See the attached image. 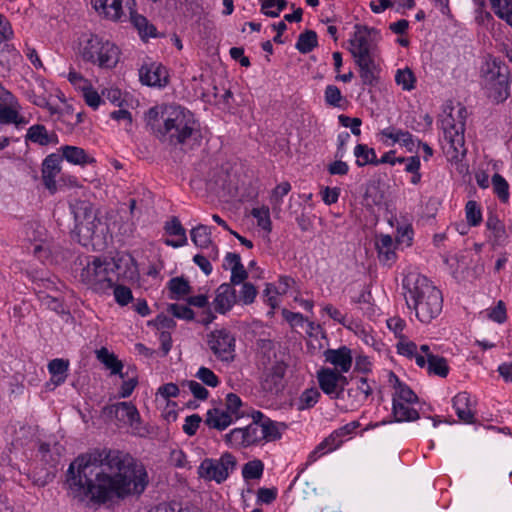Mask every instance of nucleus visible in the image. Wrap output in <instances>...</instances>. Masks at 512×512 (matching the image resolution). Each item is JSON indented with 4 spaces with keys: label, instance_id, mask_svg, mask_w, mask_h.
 Here are the masks:
<instances>
[{
    "label": "nucleus",
    "instance_id": "obj_53",
    "mask_svg": "<svg viewBox=\"0 0 512 512\" xmlns=\"http://www.w3.org/2000/svg\"><path fill=\"white\" fill-rule=\"evenodd\" d=\"M225 440L228 444L234 446L248 447L246 445L244 428H235L225 435Z\"/></svg>",
    "mask_w": 512,
    "mask_h": 512
},
{
    "label": "nucleus",
    "instance_id": "obj_17",
    "mask_svg": "<svg viewBox=\"0 0 512 512\" xmlns=\"http://www.w3.org/2000/svg\"><path fill=\"white\" fill-rule=\"evenodd\" d=\"M237 302L236 290L231 284H221L215 292L214 309L220 314H226Z\"/></svg>",
    "mask_w": 512,
    "mask_h": 512
},
{
    "label": "nucleus",
    "instance_id": "obj_20",
    "mask_svg": "<svg viewBox=\"0 0 512 512\" xmlns=\"http://www.w3.org/2000/svg\"><path fill=\"white\" fill-rule=\"evenodd\" d=\"M62 152V159H65L71 164L85 166L94 164L95 158L89 155L83 148L71 145H65L59 149Z\"/></svg>",
    "mask_w": 512,
    "mask_h": 512
},
{
    "label": "nucleus",
    "instance_id": "obj_59",
    "mask_svg": "<svg viewBox=\"0 0 512 512\" xmlns=\"http://www.w3.org/2000/svg\"><path fill=\"white\" fill-rule=\"evenodd\" d=\"M248 277V273L242 263L237 266L231 267V278L230 283L231 286L240 285L241 283H245V280Z\"/></svg>",
    "mask_w": 512,
    "mask_h": 512
},
{
    "label": "nucleus",
    "instance_id": "obj_6",
    "mask_svg": "<svg viewBox=\"0 0 512 512\" xmlns=\"http://www.w3.org/2000/svg\"><path fill=\"white\" fill-rule=\"evenodd\" d=\"M79 281L96 293H105L115 284L111 265L98 257H92L81 269Z\"/></svg>",
    "mask_w": 512,
    "mask_h": 512
},
{
    "label": "nucleus",
    "instance_id": "obj_34",
    "mask_svg": "<svg viewBox=\"0 0 512 512\" xmlns=\"http://www.w3.org/2000/svg\"><path fill=\"white\" fill-rule=\"evenodd\" d=\"M63 451L64 447L58 443H54L53 445L50 443H42L39 447L42 459L52 466L59 462Z\"/></svg>",
    "mask_w": 512,
    "mask_h": 512
},
{
    "label": "nucleus",
    "instance_id": "obj_63",
    "mask_svg": "<svg viewBox=\"0 0 512 512\" xmlns=\"http://www.w3.org/2000/svg\"><path fill=\"white\" fill-rule=\"evenodd\" d=\"M201 421L202 419L198 414L187 416L183 425V431L189 436L195 435Z\"/></svg>",
    "mask_w": 512,
    "mask_h": 512
},
{
    "label": "nucleus",
    "instance_id": "obj_32",
    "mask_svg": "<svg viewBox=\"0 0 512 512\" xmlns=\"http://www.w3.org/2000/svg\"><path fill=\"white\" fill-rule=\"evenodd\" d=\"M96 353L97 359L110 369L112 374H119L121 378H124V374L121 372L123 364L113 353H110L108 349L104 347L97 350Z\"/></svg>",
    "mask_w": 512,
    "mask_h": 512
},
{
    "label": "nucleus",
    "instance_id": "obj_48",
    "mask_svg": "<svg viewBox=\"0 0 512 512\" xmlns=\"http://www.w3.org/2000/svg\"><path fill=\"white\" fill-rule=\"evenodd\" d=\"M466 219L471 226H477L482 221V213L476 201L470 200L465 206Z\"/></svg>",
    "mask_w": 512,
    "mask_h": 512
},
{
    "label": "nucleus",
    "instance_id": "obj_18",
    "mask_svg": "<svg viewBox=\"0 0 512 512\" xmlns=\"http://www.w3.org/2000/svg\"><path fill=\"white\" fill-rule=\"evenodd\" d=\"M324 356L326 362L332 364L333 369L338 370L341 374L348 372L351 368L353 360L351 350L346 346L338 349H327Z\"/></svg>",
    "mask_w": 512,
    "mask_h": 512
},
{
    "label": "nucleus",
    "instance_id": "obj_10",
    "mask_svg": "<svg viewBox=\"0 0 512 512\" xmlns=\"http://www.w3.org/2000/svg\"><path fill=\"white\" fill-rule=\"evenodd\" d=\"M355 32L349 40V51L354 60L374 57V51L380 40V32L376 28L356 24Z\"/></svg>",
    "mask_w": 512,
    "mask_h": 512
},
{
    "label": "nucleus",
    "instance_id": "obj_54",
    "mask_svg": "<svg viewBox=\"0 0 512 512\" xmlns=\"http://www.w3.org/2000/svg\"><path fill=\"white\" fill-rule=\"evenodd\" d=\"M83 97L88 106L93 109L98 108V106L104 102L102 96L98 94L97 91L92 89L90 86H83Z\"/></svg>",
    "mask_w": 512,
    "mask_h": 512
},
{
    "label": "nucleus",
    "instance_id": "obj_22",
    "mask_svg": "<svg viewBox=\"0 0 512 512\" xmlns=\"http://www.w3.org/2000/svg\"><path fill=\"white\" fill-rule=\"evenodd\" d=\"M233 416L221 408L209 409L206 413L205 424L219 431L225 430L233 422Z\"/></svg>",
    "mask_w": 512,
    "mask_h": 512
},
{
    "label": "nucleus",
    "instance_id": "obj_51",
    "mask_svg": "<svg viewBox=\"0 0 512 512\" xmlns=\"http://www.w3.org/2000/svg\"><path fill=\"white\" fill-rule=\"evenodd\" d=\"M246 445L250 446L263 439L261 426L258 423H251L244 428Z\"/></svg>",
    "mask_w": 512,
    "mask_h": 512
},
{
    "label": "nucleus",
    "instance_id": "obj_55",
    "mask_svg": "<svg viewBox=\"0 0 512 512\" xmlns=\"http://www.w3.org/2000/svg\"><path fill=\"white\" fill-rule=\"evenodd\" d=\"M263 439L274 440L280 437L276 424L269 418L264 419L261 424Z\"/></svg>",
    "mask_w": 512,
    "mask_h": 512
},
{
    "label": "nucleus",
    "instance_id": "obj_7",
    "mask_svg": "<svg viewBox=\"0 0 512 512\" xmlns=\"http://www.w3.org/2000/svg\"><path fill=\"white\" fill-rule=\"evenodd\" d=\"M466 114V108L461 107L458 110V122H455L451 114L443 120L444 137L449 144L447 154L450 156L451 160L459 161L467 152L464 138Z\"/></svg>",
    "mask_w": 512,
    "mask_h": 512
},
{
    "label": "nucleus",
    "instance_id": "obj_64",
    "mask_svg": "<svg viewBox=\"0 0 512 512\" xmlns=\"http://www.w3.org/2000/svg\"><path fill=\"white\" fill-rule=\"evenodd\" d=\"M277 497L276 488H259L257 492V500L261 503L271 504Z\"/></svg>",
    "mask_w": 512,
    "mask_h": 512
},
{
    "label": "nucleus",
    "instance_id": "obj_58",
    "mask_svg": "<svg viewBox=\"0 0 512 512\" xmlns=\"http://www.w3.org/2000/svg\"><path fill=\"white\" fill-rule=\"evenodd\" d=\"M16 105H18L17 102L16 103L14 102L12 105L0 104V123L1 124H12V121H15Z\"/></svg>",
    "mask_w": 512,
    "mask_h": 512
},
{
    "label": "nucleus",
    "instance_id": "obj_1",
    "mask_svg": "<svg viewBox=\"0 0 512 512\" xmlns=\"http://www.w3.org/2000/svg\"><path fill=\"white\" fill-rule=\"evenodd\" d=\"M69 494L84 502L104 504L113 499L141 495L149 483L144 465L127 452L107 449L78 456L69 466Z\"/></svg>",
    "mask_w": 512,
    "mask_h": 512
},
{
    "label": "nucleus",
    "instance_id": "obj_57",
    "mask_svg": "<svg viewBox=\"0 0 512 512\" xmlns=\"http://www.w3.org/2000/svg\"><path fill=\"white\" fill-rule=\"evenodd\" d=\"M182 386H187L193 396L198 400H206L209 396L208 390L197 381L188 380L185 381Z\"/></svg>",
    "mask_w": 512,
    "mask_h": 512
},
{
    "label": "nucleus",
    "instance_id": "obj_47",
    "mask_svg": "<svg viewBox=\"0 0 512 512\" xmlns=\"http://www.w3.org/2000/svg\"><path fill=\"white\" fill-rule=\"evenodd\" d=\"M167 312L178 319L186 321H191L195 317L194 311L189 306L183 304H169L167 307Z\"/></svg>",
    "mask_w": 512,
    "mask_h": 512
},
{
    "label": "nucleus",
    "instance_id": "obj_49",
    "mask_svg": "<svg viewBox=\"0 0 512 512\" xmlns=\"http://www.w3.org/2000/svg\"><path fill=\"white\" fill-rule=\"evenodd\" d=\"M320 397V392L315 389H306L299 398V410H304L313 407Z\"/></svg>",
    "mask_w": 512,
    "mask_h": 512
},
{
    "label": "nucleus",
    "instance_id": "obj_36",
    "mask_svg": "<svg viewBox=\"0 0 512 512\" xmlns=\"http://www.w3.org/2000/svg\"><path fill=\"white\" fill-rule=\"evenodd\" d=\"M168 288L171 299H180L191 293V286L188 280L183 277L171 278L168 282Z\"/></svg>",
    "mask_w": 512,
    "mask_h": 512
},
{
    "label": "nucleus",
    "instance_id": "obj_8",
    "mask_svg": "<svg viewBox=\"0 0 512 512\" xmlns=\"http://www.w3.org/2000/svg\"><path fill=\"white\" fill-rule=\"evenodd\" d=\"M102 413L108 419L116 421L119 427L129 426L134 435L142 437L148 433L147 428L142 423L136 406L131 402H118L106 405Z\"/></svg>",
    "mask_w": 512,
    "mask_h": 512
},
{
    "label": "nucleus",
    "instance_id": "obj_9",
    "mask_svg": "<svg viewBox=\"0 0 512 512\" xmlns=\"http://www.w3.org/2000/svg\"><path fill=\"white\" fill-rule=\"evenodd\" d=\"M237 459L229 452H225L219 459L205 458L198 467V476L206 481L223 483L234 471Z\"/></svg>",
    "mask_w": 512,
    "mask_h": 512
},
{
    "label": "nucleus",
    "instance_id": "obj_28",
    "mask_svg": "<svg viewBox=\"0 0 512 512\" xmlns=\"http://www.w3.org/2000/svg\"><path fill=\"white\" fill-rule=\"evenodd\" d=\"M408 404L393 397L392 415L395 422H411L419 419L418 411L410 408Z\"/></svg>",
    "mask_w": 512,
    "mask_h": 512
},
{
    "label": "nucleus",
    "instance_id": "obj_39",
    "mask_svg": "<svg viewBox=\"0 0 512 512\" xmlns=\"http://www.w3.org/2000/svg\"><path fill=\"white\" fill-rule=\"evenodd\" d=\"M364 198L369 205L379 206L384 203L385 193L381 189L380 183L371 181L366 185Z\"/></svg>",
    "mask_w": 512,
    "mask_h": 512
},
{
    "label": "nucleus",
    "instance_id": "obj_40",
    "mask_svg": "<svg viewBox=\"0 0 512 512\" xmlns=\"http://www.w3.org/2000/svg\"><path fill=\"white\" fill-rule=\"evenodd\" d=\"M318 45L317 34L313 30H306L301 33L296 43V49L303 53H310Z\"/></svg>",
    "mask_w": 512,
    "mask_h": 512
},
{
    "label": "nucleus",
    "instance_id": "obj_27",
    "mask_svg": "<svg viewBox=\"0 0 512 512\" xmlns=\"http://www.w3.org/2000/svg\"><path fill=\"white\" fill-rule=\"evenodd\" d=\"M376 248L380 262L390 265L396 259L393 239L390 235H380L376 240Z\"/></svg>",
    "mask_w": 512,
    "mask_h": 512
},
{
    "label": "nucleus",
    "instance_id": "obj_31",
    "mask_svg": "<svg viewBox=\"0 0 512 512\" xmlns=\"http://www.w3.org/2000/svg\"><path fill=\"white\" fill-rule=\"evenodd\" d=\"M392 379H394L393 386L395 388V394L393 397H396V399H399L405 403L413 404L418 402V396L414 393V391L409 386L402 383L394 373H391L390 375V381H392Z\"/></svg>",
    "mask_w": 512,
    "mask_h": 512
},
{
    "label": "nucleus",
    "instance_id": "obj_41",
    "mask_svg": "<svg viewBox=\"0 0 512 512\" xmlns=\"http://www.w3.org/2000/svg\"><path fill=\"white\" fill-rule=\"evenodd\" d=\"M487 229L493 234L494 243L501 244L506 238V231L503 223L494 214H489L486 220Z\"/></svg>",
    "mask_w": 512,
    "mask_h": 512
},
{
    "label": "nucleus",
    "instance_id": "obj_15",
    "mask_svg": "<svg viewBox=\"0 0 512 512\" xmlns=\"http://www.w3.org/2000/svg\"><path fill=\"white\" fill-rule=\"evenodd\" d=\"M139 78L147 86L164 87L168 83L166 68L155 62L143 64L139 69Z\"/></svg>",
    "mask_w": 512,
    "mask_h": 512
},
{
    "label": "nucleus",
    "instance_id": "obj_13",
    "mask_svg": "<svg viewBox=\"0 0 512 512\" xmlns=\"http://www.w3.org/2000/svg\"><path fill=\"white\" fill-rule=\"evenodd\" d=\"M508 68L500 66L495 61L486 75V85L490 90V96L496 102H503L509 96Z\"/></svg>",
    "mask_w": 512,
    "mask_h": 512
},
{
    "label": "nucleus",
    "instance_id": "obj_30",
    "mask_svg": "<svg viewBox=\"0 0 512 512\" xmlns=\"http://www.w3.org/2000/svg\"><path fill=\"white\" fill-rule=\"evenodd\" d=\"M355 63L359 67L360 77L364 85H374L377 81L375 76V60L374 57L357 59Z\"/></svg>",
    "mask_w": 512,
    "mask_h": 512
},
{
    "label": "nucleus",
    "instance_id": "obj_14",
    "mask_svg": "<svg viewBox=\"0 0 512 512\" xmlns=\"http://www.w3.org/2000/svg\"><path fill=\"white\" fill-rule=\"evenodd\" d=\"M286 368L287 366L284 362L276 361L264 374L261 382L263 391L272 395L280 393L285 387L284 376Z\"/></svg>",
    "mask_w": 512,
    "mask_h": 512
},
{
    "label": "nucleus",
    "instance_id": "obj_2",
    "mask_svg": "<svg viewBox=\"0 0 512 512\" xmlns=\"http://www.w3.org/2000/svg\"><path fill=\"white\" fill-rule=\"evenodd\" d=\"M145 121L162 143L171 146L187 144L199 136V124L194 114L179 105L152 107L146 113Z\"/></svg>",
    "mask_w": 512,
    "mask_h": 512
},
{
    "label": "nucleus",
    "instance_id": "obj_42",
    "mask_svg": "<svg viewBox=\"0 0 512 512\" xmlns=\"http://www.w3.org/2000/svg\"><path fill=\"white\" fill-rule=\"evenodd\" d=\"M70 208L77 223H82L92 217V206L87 201L76 200L70 204Z\"/></svg>",
    "mask_w": 512,
    "mask_h": 512
},
{
    "label": "nucleus",
    "instance_id": "obj_29",
    "mask_svg": "<svg viewBox=\"0 0 512 512\" xmlns=\"http://www.w3.org/2000/svg\"><path fill=\"white\" fill-rule=\"evenodd\" d=\"M130 21L137 29L141 39L146 40L148 37H157L156 27L148 21L146 17L131 11Z\"/></svg>",
    "mask_w": 512,
    "mask_h": 512
},
{
    "label": "nucleus",
    "instance_id": "obj_37",
    "mask_svg": "<svg viewBox=\"0 0 512 512\" xmlns=\"http://www.w3.org/2000/svg\"><path fill=\"white\" fill-rule=\"evenodd\" d=\"M354 154L357 158L356 164L359 167L365 166L367 164L378 165V159L376 157L375 150L373 148H369L365 144H358L354 149Z\"/></svg>",
    "mask_w": 512,
    "mask_h": 512
},
{
    "label": "nucleus",
    "instance_id": "obj_3",
    "mask_svg": "<svg viewBox=\"0 0 512 512\" xmlns=\"http://www.w3.org/2000/svg\"><path fill=\"white\" fill-rule=\"evenodd\" d=\"M406 304L422 323L437 318L443 307L441 291L424 275L410 273L403 279Z\"/></svg>",
    "mask_w": 512,
    "mask_h": 512
},
{
    "label": "nucleus",
    "instance_id": "obj_44",
    "mask_svg": "<svg viewBox=\"0 0 512 512\" xmlns=\"http://www.w3.org/2000/svg\"><path fill=\"white\" fill-rule=\"evenodd\" d=\"M264 464L260 460H252L244 464L242 476L245 480L259 479L262 477Z\"/></svg>",
    "mask_w": 512,
    "mask_h": 512
},
{
    "label": "nucleus",
    "instance_id": "obj_24",
    "mask_svg": "<svg viewBox=\"0 0 512 512\" xmlns=\"http://www.w3.org/2000/svg\"><path fill=\"white\" fill-rule=\"evenodd\" d=\"M343 440L339 437L336 431H333L328 437H326L321 443H319L315 449L308 456V464L315 462L320 456L334 451L341 446Z\"/></svg>",
    "mask_w": 512,
    "mask_h": 512
},
{
    "label": "nucleus",
    "instance_id": "obj_45",
    "mask_svg": "<svg viewBox=\"0 0 512 512\" xmlns=\"http://www.w3.org/2000/svg\"><path fill=\"white\" fill-rule=\"evenodd\" d=\"M251 215L257 219V224L263 230L270 232L272 230V223L270 219V212L267 206L253 208Z\"/></svg>",
    "mask_w": 512,
    "mask_h": 512
},
{
    "label": "nucleus",
    "instance_id": "obj_4",
    "mask_svg": "<svg viewBox=\"0 0 512 512\" xmlns=\"http://www.w3.org/2000/svg\"><path fill=\"white\" fill-rule=\"evenodd\" d=\"M79 46L80 55L85 62H90L105 69H112L119 62V48L99 35L90 34L86 36Z\"/></svg>",
    "mask_w": 512,
    "mask_h": 512
},
{
    "label": "nucleus",
    "instance_id": "obj_62",
    "mask_svg": "<svg viewBox=\"0 0 512 512\" xmlns=\"http://www.w3.org/2000/svg\"><path fill=\"white\" fill-rule=\"evenodd\" d=\"M170 462L177 468H191L186 454L180 449H174L171 451Z\"/></svg>",
    "mask_w": 512,
    "mask_h": 512
},
{
    "label": "nucleus",
    "instance_id": "obj_5",
    "mask_svg": "<svg viewBox=\"0 0 512 512\" xmlns=\"http://www.w3.org/2000/svg\"><path fill=\"white\" fill-rule=\"evenodd\" d=\"M397 352L409 359H415L420 368H427L429 375H436L445 378L449 373L447 360L435 355L429 345L423 344L420 347L409 339L401 338L397 343Z\"/></svg>",
    "mask_w": 512,
    "mask_h": 512
},
{
    "label": "nucleus",
    "instance_id": "obj_11",
    "mask_svg": "<svg viewBox=\"0 0 512 512\" xmlns=\"http://www.w3.org/2000/svg\"><path fill=\"white\" fill-rule=\"evenodd\" d=\"M320 389L331 399L345 400V387L349 381L346 376L332 368H321L317 371Z\"/></svg>",
    "mask_w": 512,
    "mask_h": 512
},
{
    "label": "nucleus",
    "instance_id": "obj_60",
    "mask_svg": "<svg viewBox=\"0 0 512 512\" xmlns=\"http://www.w3.org/2000/svg\"><path fill=\"white\" fill-rule=\"evenodd\" d=\"M242 405V401L240 397L234 393H229L226 396V411L232 414L235 419L240 418V414L238 412L239 408Z\"/></svg>",
    "mask_w": 512,
    "mask_h": 512
},
{
    "label": "nucleus",
    "instance_id": "obj_61",
    "mask_svg": "<svg viewBox=\"0 0 512 512\" xmlns=\"http://www.w3.org/2000/svg\"><path fill=\"white\" fill-rule=\"evenodd\" d=\"M114 296L119 305L125 306L132 300V291L126 286L119 285L114 288Z\"/></svg>",
    "mask_w": 512,
    "mask_h": 512
},
{
    "label": "nucleus",
    "instance_id": "obj_19",
    "mask_svg": "<svg viewBox=\"0 0 512 512\" xmlns=\"http://www.w3.org/2000/svg\"><path fill=\"white\" fill-rule=\"evenodd\" d=\"M453 407L456 414L462 422L471 424L475 422V414L473 411V403L470 394L460 392L453 398Z\"/></svg>",
    "mask_w": 512,
    "mask_h": 512
},
{
    "label": "nucleus",
    "instance_id": "obj_43",
    "mask_svg": "<svg viewBox=\"0 0 512 512\" xmlns=\"http://www.w3.org/2000/svg\"><path fill=\"white\" fill-rule=\"evenodd\" d=\"M395 81L403 90L411 91L415 88L416 77L411 69H399L395 75Z\"/></svg>",
    "mask_w": 512,
    "mask_h": 512
},
{
    "label": "nucleus",
    "instance_id": "obj_23",
    "mask_svg": "<svg viewBox=\"0 0 512 512\" xmlns=\"http://www.w3.org/2000/svg\"><path fill=\"white\" fill-rule=\"evenodd\" d=\"M91 4L96 11L113 21H118L123 15V0H91Z\"/></svg>",
    "mask_w": 512,
    "mask_h": 512
},
{
    "label": "nucleus",
    "instance_id": "obj_21",
    "mask_svg": "<svg viewBox=\"0 0 512 512\" xmlns=\"http://www.w3.org/2000/svg\"><path fill=\"white\" fill-rule=\"evenodd\" d=\"M25 140L40 146H47L57 144L58 136L55 133H49L44 125L35 124L28 128Z\"/></svg>",
    "mask_w": 512,
    "mask_h": 512
},
{
    "label": "nucleus",
    "instance_id": "obj_38",
    "mask_svg": "<svg viewBox=\"0 0 512 512\" xmlns=\"http://www.w3.org/2000/svg\"><path fill=\"white\" fill-rule=\"evenodd\" d=\"M495 15L512 27V0H491Z\"/></svg>",
    "mask_w": 512,
    "mask_h": 512
},
{
    "label": "nucleus",
    "instance_id": "obj_50",
    "mask_svg": "<svg viewBox=\"0 0 512 512\" xmlns=\"http://www.w3.org/2000/svg\"><path fill=\"white\" fill-rule=\"evenodd\" d=\"M257 296L256 287L250 283H241V290L239 291V301L245 305H249L254 302Z\"/></svg>",
    "mask_w": 512,
    "mask_h": 512
},
{
    "label": "nucleus",
    "instance_id": "obj_26",
    "mask_svg": "<svg viewBox=\"0 0 512 512\" xmlns=\"http://www.w3.org/2000/svg\"><path fill=\"white\" fill-rule=\"evenodd\" d=\"M164 229L167 234L178 237L177 240L166 239V245L178 248L187 244L186 231L177 217H172L170 221L166 222Z\"/></svg>",
    "mask_w": 512,
    "mask_h": 512
},
{
    "label": "nucleus",
    "instance_id": "obj_46",
    "mask_svg": "<svg viewBox=\"0 0 512 512\" xmlns=\"http://www.w3.org/2000/svg\"><path fill=\"white\" fill-rule=\"evenodd\" d=\"M493 190L502 202L509 199V185L507 181L498 173L492 176Z\"/></svg>",
    "mask_w": 512,
    "mask_h": 512
},
{
    "label": "nucleus",
    "instance_id": "obj_52",
    "mask_svg": "<svg viewBox=\"0 0 512 512\" xmlns=\"http://www.w3.org/2000/svg\"><path fill=\"white\" fill-rule=\"evenodd\" d=\"M343 96L340 89L335 85H328L325 89V101L328 105L340 107Z\"/></svg>",
    "mask_w": 512,
    "mask_h": 512
},
{
    "label": "nucleus",
    "instance_id": "obj_16",
    "mask_svg": "<svg viewBox=\"0 0 512 512\" xmlns=\"http://www.w3.org/2000/svg\"><path fill=\"white\" fill-rule=\"evenodd\" d=\"M62 157L58 154H49L42 163V181L47 190L54 194L57 191L56 177L61 171Z\"/></svg>",
    "mask_w": 512,
    "mask_h": 512
},
{
    "label": "nucleus",
    "instance_id": "obj_33",
    "mask_svg": "<svg viewBox=\"0 0 512 512\" xmlns=\"http://www.w3.org/2000/svg\"><path fill=\"white\" fill-rule=\"evenodd\" d=\"M192 242L200 248H208L212 244L211 229L203 224H199L190 231Z\"/></svg>",
    "mask_w": 512,
    "mask_h": 512
},
{
    "label": "nucleus",
    "instance_id": "obj_35",
    "mask_svg": "<svg viewBox=\"0 0 512 512\" xmlns=\"http://www.w3.org/2000/svg\"><path fill=\"white\" fill-rule=\"evenodd\" d=\"M69 362L63 359H53L48 364V370L52 375V381L56 385L62 384L66 379Z\"/></svg>",
    "mask_w": 512,
    "mask_h": 512
},
{
    "label": "nucleus",
    "instance_id": "obj_12",
    "mask_svg": "<svg viewBox=\"0 0 512 512\" xmlns=\"http://www.w3.org/2000/svg\"><path fill=\"white\" fill-rule=\"evenodd\" d=\"M235 337L227 329H216L207 335V344L221 361L230 362L235 357Z\"/></svg>",
    "mask_w": 512,
    "mask_h": 512
},
{
    "label": "nucleus",
    "instance_id": "obj_25",
    "mask_svg": "<svg viewBox=\"0 0 512 512\" xmlns=\"http://www.w3.org/2000/svg\"><path fill=\"white\" fill-rule=\"evenodd\" d=\"M109 264L112 268V274L116 271L118 276L132 278L136 272V263L130 254H119Z\"/></svg>",
    "mask_w": 512,
    "mask_h": 512
},
{
    "label": "nucleus",
    "instance_id": "obj_56",
    "mask_svg": "<svg viewBox=\"0 0 512 512\" xmlns=\"http://www.w3.org/2000/svg\"><path fill=\"white\" fill-rule=\"evenodd\" d=\"M196 377L210 387H216L219 384V378L211 369L207 367L199 368L198 372L196 373Z\"/></svg>",
    "mask_w": 512,
    "mask_h": 512
}]
</instances>
